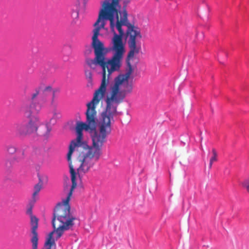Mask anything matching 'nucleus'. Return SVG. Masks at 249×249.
Returning <instances> with one entry per match:
<instances>
[{
	"instance_id": "nucleus-1",
	"label": "nucleus",
	"mask_w": 249,
	"mask_h": 249,
	"mask_svg": "<svg viewBox=\"0 0 249 249\" xmlns=\"http://www.w3.org/2000/svg\"><path fill=\"white\" fill-rule=\"evenodd\" d=\"M106 91L107 90H103L94 93L91 101L87 105L86 123L78 122L76 123L75 130L77 137L75 140L71 142L67 154V160L69 164L72 185L66 198L67 202H70L73 190L77 186L76 173L74 166L72 164L71 156L75 148L81 145L82 143L83 130H84L90 133L91 140H95L104 144L106 142L107 135L110 134L111 132V122L113 121V118L102 113H101L98 122V129H96L98 119L96 108L101 100L104 98Z\"/></svg>"
},
{
	"instance_id": "nucleus-2",
	"label": "nucleus",
	"mask_w": 249,
	"mask_h": 249,
	"mask_svg": "<svg viewBox=\"0 0 249 249\" xmlns=\"http://www.w3.org/2000/svg\"><path fill=\"white\" fill-rule=\"evenodd\" d=\"M114 17H98V19L94 24L95 28L93 30V35L92 37L91 46L94 49L95 57L93 59L87 58L86 63L92 69H94L95 66L98 65L101 67L103 70L101 84L95 92L107 90L108 83V76L113 72L119 70L121 66L120 63L121 50L117 43L115 44L117 52L114 53L110 59H106L104 44L98 39L100 31L104 28L106 20H109L110 28L114 31Z\"/></svg>"
},
{
	"instance_id": "nucleus-3",
	"label": "nucleus",
	"mask_w": 249,
	"mask_h": 249,
	"mask_svg": "<svg viewBox=\"0 0 249 249\" xmlns=\"http://www.w3.org/2000/svg\"><path fill=\"white\" fill-rule=\"evenodd\" d=\"M114 36L112 38L113 50L114 53L117 52L115 47L116 43H117L121 50L120 63L123 58L124 53V47L123 43V37L124 35V30L122 28V26H125L127 27L126 31V38L127 39V43L130 49L127 57V61L133 58L135 55L139 53L141 49L140 44L138 40L141 39L142 36L140 29L131 24L127 19V17H114ZM127 63V62H126Z\"/></svg>"
},
{
	"instance_id": "nucleus-4",
	"label": "nucleus",
	"mask_w": 249,
	"mask_h": 249,
	"mask_svg": "<svg viewBox=\"0 0 249 249\" xmlns=\"http://www.w3.org/2000/svg\"><path fill=\"white\" fill-rule=\"evenodd\" d=\"M70 209L69 202H67L66 199L56 205L54 209L52 220L53 230L49 234L44 244L45 248L42 249H56L55 239L53 238V234H56L55 238L57 240L65 231L73 227L76 218L71 213Z\"/></svg>"
},
{
	"instance_id": "nucleus-5",
	"label": "nucleus",
	"mask_w": 249,
	"mask_h": 249,
	"mask_svg": "<svg viewBox=\"0 0 249 249\" xmlns=\"http://www.w3.org/2000/svg\"><path fill=\"white\" fill-rule=\"evenodd\" d=\"M133 72L130 62L127 61V69L124 74L116 76L109 85L107 93L105 94L106 100L118 105L123 103L126 95L132 93L133 85L128 80Z\"/></svg>"
},
{
	"instance_id": "nucleus-6",
	"label": "nucleus",
	"mask_w": 249,
	"mask_h": 249,
	"mask_svg": "<svg viewBox=\"0 0 249 249\" xmlns=\"http://www.w3.org/2000/svg\"><path fill=\"white\" fill-rule=\"evenodd\" d=\"M91 140L92 145H88L77 158V161L80 163L77 168L78 174L88 172L98 161L102 155V148L104 144L94 140Z\"/></svg>"
},
{
	"instance_id": "nucleus-7",
	"label": "nucleus",
	"mask_w": 249,
	"mask_h": 249,
	"mask_svg": "<svg viewBox=\"0 0 249 249\" xmlns=\"http://www.w3.org/2000/svg\"><path fill=\"white\" fill-rule=\"evenodd\" d=\"M52 96L51 104H53L55 97V90L51 86L46 87L43 90L40 99L38 102L33 101L29 106L26 107L24 110V114L26 117H36L34 114H38L42 107V105L47 101L48 96Z\"/></svg>"
},
{
	"instance_id": "nucleus-8",
	"label": "nucleus",
	"mask_w": 249,
	"mask_h": 249,
	"mask_svg": "<svg viewBox=\"0 0 249 249\" xmlns=\"http://www.w3.org/2000/svg\"><path fill=\"white\" fill-rule=\"evenodd\" d=\"M28 121L26 122L28 135L36 133L42 137L44 139L48 140L51 136L52 130L51 126L47 124L43 126L42 131L37 132L38 128L40 124L39 118L38 117H27Z\"/></svg>"
},
{
	"instance_id": "nucleus-9",
	"label": "nucleus",
	"mask_w": 249,
	"mask_h": 249,
	"mask_svg": "<svg viewBox=\"0 0 249 249\" xmlns=\"http://www.w3.org/2000/svg\"><path fill=\"white\" fill-rule=\"evenodd\" d=\"M27 213L31 215L30 223L31 225V231L33 234V236L31 240L32 243V249H37L38 239L37 229L38 228V219L35 216L32 215L31 209L28 210Z\"/></svg>"
},
{
	"instance_id": "nucleus-10",
	"label": "nucleus",
	"mask_w": 249,
	"mask_h": 249,
	"mask_svg": "<svg viewBox=\"0 0 249 249\" xmlns=\"http://www.w3.org/2000/svg\"><path fill=\"white\" fill-rule=\"evenodd\" d=\"M105 102L106 104V107L102 113L113 118L118 115L117 108L119 105L106 99Z\"/></svg>"
},
{
	"instance_id": "nucleus-11",
	"label": "nucleus",
	"mask_w": 249,
	"mask_h": 249,
	"mask_svg": "<svg viewBox=\"0 0 249 249\" xmlns=\"http://www.w3.org/2000/svg\"><path fill=\"white\" fill-rule=\"evenodd\" d=\"M14 131L19 137H25L28 135L26 122L18 123L15 124Z\"/></svg>"
},
{
	"instance_id": "nucleus-12",
	"label": "nucleus",
	"mask_w": 249,
	"mask_h": 249,
	"mask_svg": "<svg viewBox=\"0 0 249 249\" xmlns=\"http://www.w3.org/2000/svg\"><path fill=\"white\" fill-rule=\"evenodd\" d=\"M48 180V178L47 176L39 177V182L34 186V192L32 195L33 199L34 201H36V196L38 195V194L42 189L43 183H47Z\"/></svg>"
},
{
	"instance_id": "nucleus-13",
	"label": "nucleus",
	"mask_w": 249,
	"mask_h": 249,
	"mask_svg": "<svg viewBox=\"0 0 249 249\" xmlns=\"http://www.w3.org/2000/svg\"><path fill=\"white\" fill-rule=\"evenodd\" d=\"M212 154L213 156L210 160V163L209 166V169L212 168L213 164L214 162L217 161V153L216 152V150L214 148L212 149Z\"/></svg>"
},
{
	"instance_id": "nucleus-14",
	"label": "nucleus",
	"mask_w": 249,
	"mask_h": 249,
	"mask_svg": "<svg viewBox=\"0 0 249 249\" xmlns=\"http://www.w3.org/2000/svg\"><path fill=\"white\" fill-rule=\"evenodd\" d=\"M85 75L86 77V79L88 81L87 86L88 87H91L92 86V75L91 71H85Z\"/></svg>"
},
{
	"instance_id": "nucleus-15",
	"label": "nucleus",
	"mask_w": 249,
	"mask_h": 249,
	"mask_svg": "<svg viewBox=\"0 0 249 249\" xmlns=\"http://www.w3.org/2000/svg\"><path fill=\"white\" fill-rule=\"evenodd\" d=\"M6 151L9 154L12 155L17 151V148L13 144H9L6 146Z\"/></svg>"
},
{
	"instance_id": "nucleus-16",
	"label": "nucleus",
	"mask_w": 249,
	"mask_h": 249,
	"mask_svg": "<svg viewBox=\"0 0 249 249\" xmlns=\"http://www.w3.org/2000/svg\"><path fill=\"white\" fill-rule=\"evenodd\" d=\"M93 48L92 46H86L85 50L84 51V54L85 55L88 56L92 52Z\"/></svg>"
},
{
	"instance_id": "nucleus-17",
	"label": "nucleus",
	"mask_w": 249,
	"mask_h": 249,
	"mask_svg": "<svg viewBox=\"0 0 249 249\" xmlns=\"http://www.w3.org/2000/svg\"><path fill=\"white\" fill-rule=\"evenodd\" d=\"M40 92V88H36L35 89V92L31 95V99L34 100L38 95Z\"/></svg>"
},
{
	"instance_id": "nucleus-18",
	"label": "nucleus",
	"mask_w": 249,
	"mask_h": 249,
	"mask_svg": "<svg viewBox=\"0 0 249 249\" xmlns=\"http://www.w3.org/2000/svg\"><path fill=\"white\" fill-rule=\"evenodd\" d=\"M243 186L246 189L248 193H249V178L246 179L243 182Z\"/></svg>"
},
{
	"instance_id": "nucleus-19",
	"label": "nucleus",
	"mask_w": 249,
	"mask_h": 249,
	"mask_svg": "<svg viewBox=\"0 0 249 249\" xmlns=\"http://www.w3.org/2000/svg\"><path fill=\"white\" fill-rule=\"evenodd\" d=\"M60 115V113L57 111L56 109H54L53 111V117L51 120L53 119H57Z\"/></svg>"
},
{
	"instance_id": "nucleus-20",
	"label": "nucleus",
	"mask_w": 249,
	"mask_h": 249,
	"mask_svg": "<svg viewBox=\"0 0 249 249\" xmlns=\"http://www.w3.org/2000/svg\"><path fill=\"white\" fill-rule=\"evenodd\" d=\"M80 13L77 11V9H76V11L74 12V13H72V14H74V15H78L79 14H80Z\"/></svg>"
},
{
	"instance_id": "nucleus-21",
	"label": "nucleus",
	"mask_w": 249,
	"mask_h": 249,
	"mask_svg": "<svg viewBox=\"0 0 249 249\" xmlns=\"http://www.w3.org/2000/svg\"><path fill=\"white\" fill-rule=\"evenodd\" d=\"M22 155L23 156H24V151L22 152Z\"/></svg>"
}]
</instances>
